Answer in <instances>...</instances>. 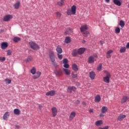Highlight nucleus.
<instances>
[{
  "instance_id": "1",
  "label": "nucleus",
  "mask_w": 129,
  "mask_h": 129,
  "mask_svg": "<svg viewBox=\"0 0 129 129\" xmlns=\"http://www.w3.org/2000/svg\"><path fill=\"white\" fill-rule=\"evenodd\" d=\"M88 29V25H83L80 28V30L81 33H83V35L84 37H88V35H89V32L86 31V30Z\"/></svg>"
},
{
  "instance_id": "2",
  "label": "nucleus",
  "mask_w": 129,
  "mask_h": 129,
  "mask_svg": "<svg viewBox=\"0 0 129 129\" xmlns=\"http://www.w3.org/2000/svg\"><path fill=\"white\" fill-rule=\"evenodd\" d=\"M105 73L106 74V76L103 77V80L105 83H109V82H110V78L111 77V75H110V73L106 71H105Z\"/></svg>"
},
{
  "instance_id": "3",
  "label": "nucleus",
  "mask_w": 129,
  "mask_h": 129,
  "mask_svg": "<svg viewBox=\"0 0 129 129\" xmlns=\"http://www.w3.org/2000/svg\"><path fill=\"white\" fill-rule=\"evenodd\" d=\"M67 14L68 16H71V15H75L76 14V6H73L71 10L69 9L67 11Z\"/></svg>"
},
{
  "instance_id": "4",
  "label": "nucleus",
  "mask_w": 129,
  "mask_h": 129,
  "mask_svg": "<svg viewBox=\"0 0 129 129\" xmlns=\"http://www.w3.org/2000/svg\"><path fill=\"white\" fill-rule=\"evenodd\" d=\"M29 45L31 48V49H33V50H39L40 49V47H39V45L37 44L36 43L33 42V41H30L29 43Z\"/></svg>"
},
{
  "instance_id": "5",
  "label": "nucleus",
  "mask_w": 129,
  "mask_h": 129,
  "mask_svg": "<svg viewBox=\"0 0 129 129\" xmlns=\"http://www.w3.org/2000/svg\"><path fill=\"white\" fill-rule=\"evenodd\" d=\"M51 112L52 117H55L57 115V113H58V110L56 107H53L51 108Z\"/></svg>"
},
{
  "instance_id": "6",
  "label": "nucleus",
  "mask_w": 129,
  "mask_h": 129,
  "mask_svg": "<svg viewBox=\"0 0 129 129\" xmlns=\"http://www.w3.org/2000/svg\"><path fill=\"white\" fill-rule=\"evenodd\" d=\"M95 61H96V60H95V58H94V56H93V55H91L88 58L87 62L88 63V64H92L94 63Z\"/></svg>"
},
{
  "instance_id": "7",
  "label": "nucleus",
  "mask_w": 129,
  "mask_h": 129,
  "mask_svg": "<svg viewBox=\"0 0 129 129\" xmlns=\"http://www.w3.org/2000/svg\"><path fill=\"white\" fill-rule=\"evenodd\" d=\"M76 116V112L72 111L70 114L69 121H72L74 119V117Z\"/></svg>"
},
{
  "instance_id": "8",
  "label": "nucleus",
  "mask_w": 129,
  "mask_h": 129,
  "mask_svg": "<svg viewBox=\"0 0 129 129\" xmlns=\"http://www.w3.org/2000/svg\"><path fill=\"white\" fill-rule=\"evenodd\" d=\"M54 73L56 76H62V75L63 74V71L61 69H59L58 70H54Z\"/></svg>"
},
{
  "instance_id": "9",
  "label": "nucleus",
  "mask_w": 129,
  "mask_h": 129,
  "mask_svg": "<svg viewBox=\"0 0 129 129\" xmlns=\"http://www.w3.org/2000/svg\"><path fill=\"white\" fill-rule=\"evenodd\" d=\"M13 19V16L11 15H7L4 17L3 21L4 22H9Z\"/></svg>"
},
{
  "instance_id": "10",
  "label": "nucleus",
  "mask_w": 129,
  "mask_h": 129,
  "mask_svg": "<svg viewBox=\"0 0 129 129\" xmlns=\"http://www.w3.org/2000/svg\"><path fill=\"white\" fill-rule=\"evenodd\" d=\"M8 47H9L8 42H4L1 43V49H2V50H6Z\"/></svg>"
},
{
  "instance_id": "11",
  "label": "nucleus",
  "mask_w": 129,
  "mask_h": 129,
  "mask_svg": "<svg viewBox=\"0 0 129 129\" xmlns=\"http://www.w3.org/2000/svg\"><path fill=\"white\" fill-rule=\"evenodd\" d=\"M67 91L69 93H72V91H76V88L73 86H70L68 88Z\"/></svg>"
},
{
  "instance_id": "12",
  "label": "nucleus",
  "mask_w": 129,
  "mask_h": 129,
  "mask_svg": "<svg viewBox=\"0 0 129 129\" xmlns=\"http://www.w3.org/2000/svg\"><path fill=\"white\" fill-rule=\"evenodd\" d=\"M111 53H113V50H109L106 53V57L107 59L111 58Z\"/></svg>"
},
{
  "instance_id": "13",
  "label": "nucleus",
  "mask_w": 129,
  "mask_h": 129,
  "mask_svg": "<svg viewBox=\"0 0 129 129\" xmlns=\"http://www.w3.org/2000/svg\"><path fill=\"white\" fill-rule=\"evenodd\" d=\"M113 2L114 5L118 7H120L121 6V0H113Z\"/></svg>"
},
{
  "instance_id": "14",
  "label": "nucleus",
  "mask_w": 129,
  "mask_h": 129,
  "mask_svg": "<svg viewBox=\"0 0 129 129\" xmlns=\"http://www.w3.org/2000/svg\"><path fill=\"white\" fill-rule=\"evenodd\" d=\"M95 75V73L93 71H91L89 73V77L92 80H94Z\"/></svg>"
},
{
  "instance_id": "15",
  "label": "nucleus",
  "mask_w": 129,
  "mask_h": 129,
  "mask_svg": "<svg viewBox=\"0 0 129 129\" xmlns=\"http://www.w3.org/2000/svg\"><path fill=\"white\" fill-rule=\"evenodd\" d=\"M55 92L54 90L50 91L46 93V95L47 96H54L55 95Z\"/></svg>"
},
{
  "instance_id": "16",
  "label": "nucleus",
  "mask_w": 129,
  "mask_h": 129,
  "mask_svg": "<svg viewBox=\"0 0 129 129\" xmlns=\"http://www.w3.org/2000/svg\"><path fill=\"white\" fill-rule=\"evenodd\" d=\"M41 74H42L41 72H37L35 73V75L33 76V79H38V78H39V77H40V76H41Z\"/></svg>"
},
{
  "instance_id": "17",
  "label": "nucleus",
  "mask_w": 129,
  "mask_h": 129,
  "mask_svg": "<svg viewBox=\"0 0 129 129\" xmlns=\"http://www.w3.org/2000/svg\"><path fill=\"white\" fill-rule=\"evenodd\" d=\"M62 71L66 75H70L71 74V71L68 69L63 68Z\"/></svg>"
},
{
  "instance_id": "18",
  "label": "nucleus",
  "mask_w": 129,
  "mask_h": 129,
  "mask_svg": "<svg viewBox=\"0 0 129 129\" xmlns=\"http://www.w3.org/2000/svg\"><path fill=\"white\" fill-rule=\"evenodd\" d=\"M95 124L96 126H100V125L103 124V121H102V120H97L95 122Z\"/></svg>"
},
{
  "instance_id": "19",
  "label": "nucleus",
  "mask_w": 129,
  "mask_h": 129,
  "mask_svg": "<svg viewBox=\"0 0 129 129\" xmlns=\"http://www.w3.org/2000/svg\"><path fill=\"white\" fill-rule=\"evenodd\" d=\"M126 117V116L125 115L123 114H120L118 117L117 120H119V121H121L123 119L125 118Z\"/></svg>"
},
{
  "instance_id": "20",
  "label": "nucleus",
  "mask_w": 129,
  "mask_h": 129,
  "mask_svg": "<svg viewBox=\"0 0 129 129\" xmlns=\"http://www.w3.org/2000/svg\"><path fill=\"white\" fill-rule=\"evenodd\" d=\"M9 117H10V113L9 112H6L3 116V119H4V120H8Z\"/></svg>"
},
{
  "instance_id": "21",
  "label": "nucleus",
  "mask_w": 129,
  "mask_h": 129,
  "mask_svg": "<svg viewBox=\"0 0 129 129\" xmlns=\"http://www.w3.org/2000/svg\"><path fill=\"white\" fill-rule=\"evenodd\" d=\"M100 100H101V97H100V95H97L95 97V102H100Z\"/></svg>"
},
{
  "instance_id": "22",
  "label": "nucleus",
  "mask_w": 129,
  "mask_h": 129,
  "mask_svg": "<svg viewBox=\"0 0 129 129\" xmlns=\"http://www.w3.org/2000/svg\"><path fill=\"white\" fill-rule=\"evenodd\" d=\"M107 110H108V108L106 106H104L101 108V112L102 113H106Z\"/></svg>"
},
{
  "instance_id": "23",
  "label": "nucleus",
  "mask_w": 129,
  "mask_h": 129,
  "mask_svg": "<svg viewBox=\"0 0 129 129\" xmlns=\"http://www.w3.org/2000/svg\"><path fill=\"white\" fill-rule=\"evenodd\" d=\"M65 4V0H60L59 2L57 3V6L59 7H62Z\"/></svg>"
},
{
  "instance_id": "24",
  "label": "nucleus",
  "mask_w": 129,
  "mask_h": 129,
  "mask_svg": "<svg viewBox=\"0 0 129 129\" xmlns=\"http://www.w3.org/2000/svg\"><path fill=\"white\" fill-rule=\"evenodd\" d=\"M72 68L74 71H76V72L77 71H78V66H77V64L75 63L73 64L72 66Z\"/></svg>"
},
{
  "instance_id": "25",
  "label": "nucleus",
  "mask_w": 129,
  "mask_h": 129,
  "mask_svg": "<svg viewBox=\"0 0 129 129\" xmlns=\"http://www.w3.org/2000/svg\"><path fill=\"white\" fill-rule=\"evenodd\" d=\"M14 113L16 115H20V114H21V111L18 108L15 109L14 110Z\"/></svg>"
},
{
  "instance_id": "26",
  "label": "nucleus",
  "mask_w": 129,
  "mask_h": 129,
  "mask_svg": "<svg viewBox=\"0 0 129 129\" xmlns=\"http://www.w3.org/2000/svg\"><path fill=\"white\" fill-rule=\"evenodd\" d=\"M20 5H21V3L20 2V1H17V3L14 5V7L15 9H16V10H18L20 8Z\"/></svg>"
},
{
  "instance_id": "27",
  "label": "nucleus",
  "mask_w": 129,
  "mask_h": 129,
  "mask_svg": "<svg viewBox=\"0 0 129 129\" xmlns=\"http://www.w3.org/2000/svg\"><path fill=\"white\" fill-rule=\"evenodd\" d=\"M56 51L57 52V54H61V53L62 52V48L60 46H58L56 47Z\"/></svg>"
},
{
  "instance_id": "28",
  "label": "nucleus",
  "mask_w": 129,
  "mask_h": 129,
  "mask_svg": "<svg viewBox=\"0 0 129 129\" xmlns=\"http://www.w3.org/2000/svg\"><path fill=\"white\" fill-rule=\"evenodd\" d=\"M85 50H86L85 48H80L78 50V52L79 53V54H83V53L85 52Z\"/></svg>"
},
{
  "instance_id": "29",
  "label": "nucleus",
  "mask_w": 129,
  "mask_h": 129,
  "mask_svg": "<svg viewBox=\"0 0 129 129\" xmlns=\"http://www.w3.org/2000/svg\"><path fill=\"white\" fill-rule=\"evenodd\" d=\"M72 29L69 28L67 30V31L64 32V35H69V34H71L72 33Z\"/></svg>"
},
{
  "instance_id": "30",
  "label": "nucleus",
  "mask_w": 129,
  "mask_h": 129,
  "mask_svg": "<svg viewBox=\"0 0 129 129\" xmlns=\"http://www.w3.org/2000/svg\"><path fill=\"white\" fill-rule=\"evenodd\" d=\"M64 41L66 44H69V43L71 42V38H70V37H66Z\"/></svg>"
},
{
  "instance_id": "31",
  "label": "nucleus",
  "mask_w": 129,
  "mask_h": 129,
  "mask_svg": "<svg viewBox=\"0 0 129 129\" xmlns=\"http://www.w3.org/2000/svg\"><path fill=\"white\" fill-rule=\"evenodd\" d=\"M126 51V47L122 46L120 48L119 52L121 53H124Z\"/></svg>"
},
{
  "instance_id": "32",
  "label": "nucleus",
  "mask_w": 129,
  "mask_h": 129,
  "mask_svg": "<svg viewBox=\"0 0 129 129\" xmlns=\"http://www.w3.org/2000/svg\"><path fill=\"white\" fill-rule=\"evenodd\" d=\"M13 41L15 43H18V42L21 41V38L18 37H15L13 38Z\"/></svg>"
},
{
  "instance_id": "33",
  "label": "nucleus",
  "mask_w": 129,
  "mask_h": 129,
  "mask_svg": "<svg viewBox=\"0 0 129 129\" xmlns=\"http://www.w3.org/2000/svg\"><path fill=\"white\" fill-rule=\"evenodd\" d=\"M33 60V58L32 56H28L26 59V62L28 63V62H31Z\"/></svg>"
},
{
  "instance_id": "34",
  "label": "nucleus",
  "mask_w": 129,
  "mask_h": 129,
  "mask_svg": "<svg viewBox=\"0 0 129 129\" xmlns=\"http://www.w3.org/2000/svg\"><path fill=\"white\" fill-rule=\"evenodd\" d=\"M36 68L33 67L32 68V69L31 70L30 72L32 74H33V75H35V74H36Z\"/></svg>"
},
{
  "instance_id": "35",
  "label": "nucleus",
  "mask_w": 129,
  "mask_h": 129,
  "mask_svg": "<svg viewBox=\"0 0 129 129\" xmlns=\"http://www.w3.org/2000/svg\"><path fill=\"white\" fill-rule=\"evenodd\" d=\"M127 100V97L123 96L122 100H121V103H124V102H126Z\"/></svg>"
},
{
  "instance_id": "36",
  "label": "nucleus",
  "mask_w": 129,
  "mask_h": 129,
  "mask_svg": "<svg viewBox=\"0 0 129 129\" xmlns=\"http://www.w3.org/2000/svg\"><path fill=\"white\" fill-rule=\"evenodd\" d=\"M119 25L121 27V28H123V27H124L125 25L124 21L120 20Z\"/></svg>"
},
{
  "instance_id": "37",
  "label": "nucleus",
  "mask_w": 129,
  "mask_h": 129,
  "mask_svg": "<svg viewBox=\"0 0 129 129\" xmlns=\"http://www.w3.org/2000/svg\"><path fill=\"white\" fill-rule=\"evenodd\" d=\"M55 15H56L57 19H60L61 18V16H62V14H61V13H60L59 12H56Z\"/></svg>"
},
{
  "instance_id": "38",
  "label": "nucleus",
  "mask_w": 129,
  "mask_h": 129,
  "mask_svg": "<svg viewBox=\"0 0 129 129\" xmlns=\"http://www.w3.org/2000/svg\"><path fill=\"white\" fill-rule=\"evenodd\" d=\"M77 54H78V51L76 49H75L72 52L73 56H74L75 57L77 56Z\"/></svg>"
},
{
  "instance_id": "39",
  "label": "nucleus",
  "mask_w": 129,
  "mask_h": 129,
  "mask_svg": "<svg viewBox=\"0 0 129 129\" xmlns=\"http://www.w3.org/2000/svg\"><path fill=\"white\" fill-rule=\"evenodd\" d=\"M101 68H102V63H99V64L97 68V70L98 71H101Z\"/></svg>"
},
{
  "instance_id": "40",
  "label": "nucleus",
  "mask_w": 129,
  "mask_h": 129,
  "mask_svg": "<svg viewBox=\"0 0 129 129\" xmlns=\"http://www.w3.org/2000/svg\"><path fill=\"white\" fill-rule=\"evenodd\" d=\"M53 56H55V54H54V51H52L51 50H50L49 51V56L51 57Z\"/></svg>"
},
{
  "instance_id": "41",
  "label": "nucleus",
  "mask_w": 129,
  "mask_h": 129,
  "mask_svg": "<svg viewBox=\"0 0 129 129\" xmlns=\"http://www.w3.org/2000/svg\"><path fill=\"white\" fill-rule=\"evenodd\" d=\"M115 32L116 34H119L120 33V28L116 27L115 29Z\"/></svg>"
},
{
  "instance_id": "42",
  "label": "nucleus",
  "mask_w": 129,
  "mask_h": 129,
  "mask_svg": "<svg viewBox=\"0 0 129 129\" xmlns=\"http://www.w3.org/2000/svg\"><path fill=\"white\" fill-rule=\"evenodd\" d=\"M77 76H78V75H77V73H72V77L73 78H77Z\"/></svg>"
},
{
  "instance_id": "43",
  "label": "nucleus",
  "mask_w": 129,
  "mask_h": 129,
  "mask_svg": "<svg viewBox=\"0 0 129 129\" xmlns=\"http://www.w3.org/2000/svg\"><path fill=\"white\" fill-rule=\"evenodd\" d=\"M49 58L50 59V61H51L52 62H55V56H49Z\"/></svg>"
},
{
  "instance_id": "44",
  "label": "nucleus",
  "mask_w": 129,
  "mask_h": 129,
  "mask_svg": "<svg viewBox=\"0 0 129 129\" xmlns=\"http://www.w3.org/2000/svg\"><path fill=\"white\" fill-rule=\"evenodd\" d=\"M5 81L6 82V84H10L11 82H12V80L9 79H6Z\"/></svg>"
},
{
  "instance_id": "45",
  "label": "nucleus",
  "mask_w": 129,
  "mask_h": 129,
  "mask_svg": "<svg viewBox=\"0 0 129 129\" xmlns=\"http://www.w3.org/2000/svg\"><path fill=\"white\" fill-rule=\"evenodd\" d=\"M1 62H5L6 61V57L0 56Z\"/></svg>"
},
{
  "instance_id": "46",
  "label": "nucleus",
  "mask_w": 129,
  "mask_h": 129,
  "mask_svg": "<svg viewBox=\"0 0 129 129\" xmlns=\"http://www.w3.org/2000/svg\"><path fill=\"white\" fill-rule=\"evenodd\" d=\"M63 64H67L68 63V59L67 58H64L62 60Z\"/></svg>"
},
{
  "instance_id": "47",
  "label": "nucleus",
  "mask_w": 129,
  "mask_h": 129,
  "mask_svg": "<svg viewBox=\"0 0 129 129\" xmlns=\"http://www.w3.org/2000/svg\"><path fill=\"white\" fill-rule=\"evenodd\" d=\"M57 57L59 60H62V58H63V55L62 54H59L57 53Z\"/></svg>"
},
{
  "instance_id": "48",
  "label": "nucleus",
  "mask_w": 129,
  "mask_h": 129,
  "mask_svg": "<svg viewBox=\"0 0 129 129\" xmlns=\"http://www.w3.org/2000/svg\"><path fill=\"white\" fill-rule=\"evenodd\" d=\"M52 65L53 66L54 68L55 69L58 68V64L56 62H55V61L52 62Z\"/></svg>"
},
{
  "instance_id": "49",
  "label": "nucleus",
  "mask_w": 129,
  "mask_h": 129,
  "mask_svg": "<svg viewBox=\"0 0 129 129\" xmlns=\"http://www.w3.org/2000/svg\"><path fill=\"white\" fill-rule=\"evenodd\" d=\"M109 126H104V127H99L98 128V129H108L109 128Z\"/></svg>"
},
{
  "instance_id": "50",
  "label": "nucleus",
  "mask_w": 129,
  "mask_h": 129,
  "mask_svg": "<svg viewBox=\"0 0 129 129\" xmlns=\"http://www.w3.org/2000/svg\"><path fill=\"white\" fill-rule=\"evenodd\" d=\"M63 67L64 68H66L67 69H68V68H69V64H68V63H64L63 64Z\"/></svg>"
},
{
  "instance_id": "51",
  "label": "nucleus",
  "mask_w": 129,
  "mask_h": 129,
  "mask_svg": "<svg viewBox=\"0 0 129 129\" xmlns=\"http://www.w3.org/2000/svg\"><path fill=\"white\" fill-rule=\"evenodd\" d=\"M7 55L8 56H11V55H12V51L11 50H9L7 51Z\"/></svg>"
},
{
  "instance_id": "52",
  "label": "nucleus",
  "mask_w": 129,
  "mask_h": 129,
  "mask_svg": "<svg viewBox=\"0 0 129 129\" xmlns=\"http://www.w3.org/2000/svg\"><path fill=\"white\" fill-rule=\"evenodd\" d=\"M99 116H100V117H104V115H103V114H102V113L100 114Z\"/></svg>"
},
{
  "instance_id": "53",
  "label": "nucleus",
  "mask_w": 129,
  "mask_h": 129,
  "mask_svg": "<svg viewBox=\"0 0 129 129\" xmlns=\"http://www.w3.org/2000/svg\"><path fill=\"white\" fill-rule=\"evenodd\" d=\"M126 48H127V49L129 48V42H128L126 45Z\"/></svg>"
},
{
  "instance_id": "54",
  "label": "nucleus",
  "mask_w": 129,
  "mask_h": 129,
  "mask_svg": "<svg viewBox=\"0 0 129 129\" xmlns=\"http://www.w3.org/2000/svg\"><path fill=\"white\" fill-rule=\"evenodd\" d=\"M76 104H79L80 103V101L77 100L76 102Z\"/></svg>"
},
{
  "instance_id": "55",
  "label": "nucleus",
  "mask_w": 129,
  "mask_h": 129,
  "mask_svg": "<svg viewBox=\"0 0 129 129\" xmlns=\"http://www.w3.org/2000/svg\"><path fill=\"white\" fill-rule=\"evenodd\" d=\"M104 43V41H100V44L101 45H103Z\"/></svg>"
},
{
  "instance_id": "56",
  "label": "nucleus",
  "mask_w": 129,
  "mask_h": 129,
  "mask_svg": "<svg viewBox=\"0 0 129 129\" xmlns=\"http://www.w3.org/2000/svg\"><path fill=\"white\" fill-rule=\"evenodd\" d=\"M98 56L97 55V54H94V58H98Z\"/></svg>"
},
{
  "instance_id": "57",
  "label": "nucleus",
  "mask_w": 129,
  "mask_h": 129,
  "mask_svg": "<svg viewBox=\"0 0 129 129\" xmlns=\"http://www.w3.org/2000/svg\"><path fill=\"white\" fill-rule=\"evenodd\" d=\"M89 112H90L91 113H92V112H93V109H90L89 110Z\"/></svg>"
},
{
  "instance_id": "58",
  "label": "nucleus",
  "mask_w": 129,
  "mask_h": 129,
  "mask_svg": "<svg viewBox=\"0 0 129 129\" xmlns=\"http://www.w3.org/2000/svg\"><path fill=\"white\" fill-rule=\"evenodd\" d=\"M39 108L40 109H42V108H43V106H42V105H39Z\"/></svg>"
},
{
  "instance_id": "59",
  "label": "nucleus",
  "mask_w": 129,
  "mask_h": 129,
  "mask_svg": "<svg viewBox=\"0 0 129 129\" xmlns=\"http://www.w3.org/2000/svg\"><path fill=\"white\" fill-rule=\"evenodd\" d=\"M82 104L83 105H84L85 106V105H86V103H85V102H83Z\"/></svg>"
},
{
  "instance_id": "60",
  "label": "nucleus",
  "mask_w": 129,
  "mask_h": 129,
  "mask_svg": "<svg viewBox=\"0 0 129 129\" xmlns=\"http://www.w3.org/2000/svg\"><path fill=\"white\" fill-rule=\"evenodd\" d=\"M105 2H106L107 3H109V0H105Z\"/></svg>"
},
{
  "instance_id": "61",
  "label": "nucleus",
  "mask_w": 129,
  "mask_h": 129,
  "mask_svg": "<svg viewBox=\"0 0 129 129\" xmlns=\"http://www.w3.org/2000/svg\"><path fill=\"white\" fill-rule=\"evenodd\" d=\"M1 32H5V30L2 29V30H1Z\"/></svg>"
},
{
  "instance_id": "62",
  "label": "nucleus",
  "mask_w": 129,
  "mask_h": 129,
  "mask_svg": "<svg viewBox=\"0 0 129 129\" xmlns=\"http://www.w3.org/2000/svg\"><path fill=\"white\" fill-rule=\"evenodd\" d=\"M17 127H19V126H16Z\"/></svg>"
}]
</instances>
